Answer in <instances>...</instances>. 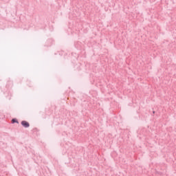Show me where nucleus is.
I'll use <instances>...</instances> for the list:
<instances>
[{
    "label": "nucleus",
    "instance_id": "f257e3e1",
    "mask_svg": "<svg viewBox=\"0 0 176 176\" xmlns=\"http://www.w3.org/2000/svg\"><path fill=\"white\" fill-rule=\"evenodd\" d=\"M21 124L23 126V127H30V123H28L27 121H22Z\"/></svg>",
    "mask_w": 176,
    "mask_h": 176
},
{
    "label": "nucleus",
    "instance_id": "f03ea898",
    "mask_svg": "<svg viewBox=\"0 0 176 176\" xmlns=\"http://www.w3.org/2000/svg\"><path fill=\"white\" fill-rule=\"evenodd\" d=\"M12 123H19V121H17L16 119L14 118L12 120Z\"/></svg>",
    "mask_w": 176,
    "mask_h": 176
}]
</instances>
